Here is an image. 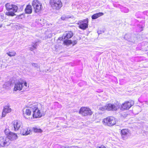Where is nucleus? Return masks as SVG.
Masks as SVG:
<instances>
[{
    "label": "nucleus",
    "instance_id": "nucleus-16",
    "mask_svg": "<svg viewBox=\"0 0 148 148\" xmlns=\"http://www.w3.org/2000/svg\"><path fill=\"white\" fill-rule=\"evenodd\" d=\"M23 88V85L20 80V81L15 84L14 90L15 91L17 90H22Z\"/></svg>",
    "mask_w": 148,
    "mask_h": 148
},
{
    "label": "nucleus",
    "instance_id": "nucleus-4",
    "mask_svg": "<svg viewBox=\"0 0 148 148\" xmlns=\"http://www.w3.org/2000/svg\"><path fill=\"white\" fill-rule=\"evenodd\" d=\"M103 123L106 125L111 126L116 124V121L113 117H108L104 119L103 121Z\"/></svg>",
    "mask_w": 148,
    "mask_h": 148
},
{
    "label": "nucleus",
    "instance_id": "nucleus-36",
    "mask_svg": "<svg viewBox=\"0 0 148 148\" xmlns=\"http://www.w3.org/2000/svg\"><path fill=\"white\" fill-rule=\"evenodd\" d=\"M56 147L57 148H63V146H62L58 145L56 146Z\"/></svg>",
    "mask_w": 148,
    "mask_h": 148
},
{
    "label": "nucleus",
    "instance_id": "nucleus-32",
    "mask_svg": "<svg viewBox=\"0 0 148 148\" xmlns=\"http://www.w3.org/2000/svg\"><path fill=\"white\" fill-rule=\"evenodd\" d=\"M70 18V17H69V16H62L61 17V18L62 20H66V19H67V18Z\"/></svg>",
    "mask_w": 148,
    "mask_h": 148
},
{
    "label": "nucleus",
    "instance_id": "nucleus-3",
    "mask_svg": "<svg viewBox=\"0 0 148 148\" xmlns=\"http://www.w3.org/2000/svg\"><path fill=\"white\" fill-rule=\"evenodd\" d=\"M32 5L35 13H39L42 11V4L38 0H34L32 2Z\"/></svg>",
    "mask_w": 148,
    "mask_h": 148
},
{
    "label": "nucleus",
    "instance_id": "nucleus-15",
    "mask_svg": "<svg viewBox=\"0 0 148 148\" xmlns=\"http://www.w3.org/2000/svg\"><path fill=\"white\" fill-rule=\"evenodd\" d=\"M106 107L107 110L108 111H115L119 108V107L116 104H106Z\"/></svg>",
    "mask_w": 148,
    "mask_h": 148
},
{
    "label": "nucleus",
    "instance_id": "nucleus-1",
    "mask_svg": "<svg viewBox=\"0 0 148 148\" xmlns=\"http://www.w3.org/2000/svg\"><path fill=\"white\" fill-rule=\"evenodd\" d=\"M73 36L72 32L71 31L66 32V33L62 37L61 40L63 41L64 44L66 45H69L72 44L73 46L75 45L77 43L76 40H74L72 42L70 40L68 39L71 38Z\"/></svg>",
    "mask_w": 148,
    "mask_h": 148
},
{
    "label": "nucleus",
    "instance_id": "nucleus-37",
    "mask_svg": "<svg viewBox=\"0 0 148 148\" xmlns=\"http://www.w3.org/2000/svg\"><path fill=\"white\" fill-rule=\"evenodd\" d=\"M103 31H98L97 32V33L99 35L101 34L102 33H103Z\"/></svg>",
    "mask_w": 148,
    "mask_h": 148
},
{
    "label": "nucleus",
    "instance_id": "nucleus-22",
    "mask_svg": "<svg viewBox=\"0 0 148 148\" xmlns=\"http://www.w3.org/2000/svg\"><path fill=\"white\" fill-rule=\"evenodd\" d=\"M104 14L102 12H99L93 14L91 16V18L92 19H95L98 17L103 16Z\"/></svg>",
    "mask_w": 148,
    "mask_h": 148
},
{
    "label": "nucleus",
    "instance_id": "nucleus-26",
    "mask_svg": "<svg viewBox=\"0 0 148 148\" xmlns=\"http://www.w3.org/2000/svg\"><path fill=\"white\" fill-rule=\"evenodd\" d=\"M24 4L22 5H18V10L17 11V12H21L22 11L23 9V6H24Z\"/></svg>",
    "mask_w": 148,
    "mask_h": 148
},
{
    "label": "nucleus",
    "instance_id": "nucleus-23",
    "mask_svg": "<svg viewBox=\"0 0 148 148\" xmlns=\"http://www.w3.org/2000/svg\"><path fill=\"white\" fill-rule=\"evenodd\" d=\"M32 106L29 108H27L26 109L25 114L28 116H29L31 114L32 112Z\"/></svg>",
    "mask_w": 148,
    "mask_h": 148
},
{
    "label": "nucleus",
    "instance_id": "nucleus-42",
    "mask_svg": "<svg viewBox=\"0 0 148 148\" xmlns=\"http://www.w3.org/2000/svg\"><path fill=\"white\" fill-rule=\"evenodd\" d=\"M22 15L23 16V15H22V14H21V15H19V16H18V17L19 18H20V16H22Z\"/></svg>",
    "mask_w": 148,
    "mask_h": 148
},
{
    "label": "nucleus",
    "instance_id": "nucleus-38",
    "mask_svg": "<svg viewBox=\"0 0 148 148\" xmlns=\"http://www.w3.org/2000/svg\"><path fill=\"white\" fill-rule=\"evenodd\" d=\"M0 16L1 17L2 19L4 18V15L3 13H0Z\"/></svg>",
    "mask_w": 148,
    "mask_h": 148
},
{
    "label": "nucleus",
    "instance_id": "nucleus-27",
    "mask_svg": "<svg viewBox=\"0 0 148 148\" xmlns=\"http://www.w3.org/2000/svg\"><path fill=\"white\" fill-rule=\"evenodd\" d=\"M7 54L10 57L14 56H15L16 53L14 51H9L7 53Z\"/></svg>",
    "mask_w": 148,
    "mask_h": 148
},
{
    "label": "nucleus",
    "instance_id": "nucleus-17",
    "mask_svg": "<svg viewBox=\"0 0 148 148\" xmlns=\"http://www.w3.org/2000/svg\"><path fill=\"white\" fill-rule=\"evenodd\" d=\"M11 112V109L9 106H5L4 107L2 113V117H5L7 113Z\"/></svg>",
    "mask_w": 148,
    "mask_h": 148
},
{
    "label": "nucleus",
    "instance_id": "nucleus-2",
    "mask_svg": "<svg viewBox=\"0 0 148 148\" xmlns=\"http://www.w3.org/2000/svg\"><path fill=\"white\" fill-rule=\"evenodd\" d=\"M5 6L8 11L5 13L6 15L11 16H13L16 15L15 13L17 12V5L8 3L5 4Z\"/></svg>",
    "mask_w": 148,
    "mask_h": 148
},
{
    "label": "nucleus",
    "instance_id": "nucleus-14",
    "mask_svg": "<svg viewBox=\"0 0 148 148\" xmlns=\"http://www.w3.org/2000/svg\"><path fill=\"white\" fill-rule=\"evenodd\" d=\"M21 124L22 123L20 121L17 120L14 121L12 122V126L14 127V130L15 131L18 130L21 126Z\"/></svg>",
    "mask_w": 148,
    "mask_h": 148
},
{
    "label": "nucleus",
    "instance_id": "nucleus-29",
    "mask_svg": "<svg viewBox=\"0 0 148 148\" xmlns=\"http://www.w3.org/2000/svg\"><path fill=\"white\" fill-rule=\"evenodd\" d=\"M42 19L40 18L37 19L36 20V22L38 24H39L42 25V23H43L42 22Z\"/></svg>",
    "mask_w": 148,
    "mask_h": 148
},
{
    "label": "nucleus",
    "instance_id": "nucleus-12",
    "mask_svg": "<svg viewBox=\"0 0 148 148\" xmlns=\"http://www.w3.org/2000/svg\"><path fill=\"white\" fill-rule=\"evenodd\" d=\"M134 104V101H131L130 102H125L122 104L121 109L122 110H128Z\"/></svg>",
    "mask_w": 148,
    "mask_h": 148
},
{
    "label": "nucleus",
    "instance_id": "nucleus-8",
    "mask_svg": "<svg viewBox=\"0 0 148 148\" xmlns=\"http://www.w3.org/2000/svg\"><path fill=\"white\" fill-rule=\"evenodd\" d=\"M79 113L84 116L91 115L92 113L91 110L89 108L85 107L81 108L79 111Z\"/></svg>",
    "mask_w": 148,
    "mask_h": 148
},
{
    "label": "nucleus",
    "instance_id": "nucleus-35",
    "mask_svg": "<svg viewBox=\"0 0 148 148\" xmlns=\"http://www.w3.org/2000/svg\"><path fill=\"white\" fill-rule=\"evenodd\" d=\"M63 148H73V146L65 145L63 146Z\"/></svg>",
    "mask_w": 148,
    "mask_h": 148
},
{
    "label": "nucleus",
    "instance_id": "nucleus-39",
    "mask_svg": "<svg viewBox=\"0 0 148 148\" xmlns=\"http://www.w3.org/2000/svg\"><path fill=\"white\" fill-rule=\"evenodd\" d=\"M143 13H144V14H146V13L147 15L148 16L147 14H148V11H145V12H143Z\"/></svg>",
    "mask_w": 148,
    "mask_h": 148
},
{
    "label": "nucleus",
    "instance_id": "nucleus-13",
    "mask_svg": "<svg viewBox=\"0 0 148 148\" xmlns=\"http://www.w3.org/2000/svg\"><path fill=\"white\" fill-rule=\"evenodd\" d=\"M121 134L122 138L125 140L131 135V133L128 129H123L121 130Z\"/></svg>",
    "mask_w": 148,
    "mask_h": 148
},
{
    "label": "nucleus",
    "instance_id": "nucleus-11",
    "mask_svg": "<svg viewBox=\"0 0 148 148\" xmlns=\"http://www.w3.org/2000/svg\"><path fill=\"white\" fill-rule=\"evenodd\" d=\"M132 22H135L136 23L134 24L135 25H137V29L138 32H141L143 30V28L144 27V22H140L138 23L139 21L138 20L134 18L132 20Z\"/></svg>",
    "mask_w": 148,
    "mask_h": 148
},
{
    "label": "nucleus",
    "instance_id": "nucleus-45",
    "mask_svg": "<svg viewBox=\"0 0 148 148\" xmlns=\"http://www.w3.org/2000/svg\"><path fill=\"white\" fill-rule=\"evenodd\" d=\"M147 103H148V102H147Z\"/></svg>",
    "mask_w": 148,
    "mask_h": 148
},
{
    "label": "nucleus",
    "instance_id": "nucleus-44",
    "mask_svg": "<svg viewBox=\"0 0 148 148\" xmlns=\"http://www.w3.org/2000/svg\"><path fill=\"white\" fill-rule=\"evenodd\" d=\"M61 38H58V39H59V40H60V39Z\"/></svg>",
    "mask_w": 148,
    "mask_h": 148
},
{
    "label": "nucleus",
    "instance_id": "nucleus-41",
    "mask_svg": "<svg viewBox=\"0 0 148 148\" xmlns=\"http://www.w3.org/2000/svg\"><path fill=\"white\" fill-rule=\"evenodd\" d=\"M52 36V34H50L48 36L49 38H51Z\"/></svg>",
    "mask_w": 148,
    "mask_h": 148
},
{
    "label": "nucleus",
    "instance_id": "nucleus-9",
    "mask_svg": "<svg viewBox=\"0 0 148 148\" xmlns=\"http://www.w3.org/2000/svg\"><path fill=\"white\" fill-rule=\"evenodd\" d=\"M88 19L87 18L83 21H79L78 23L79 28L83 30H85L88 27Z\"/></svg>",
    "mask_w": 148,
    "mask_h": 148
},
{
    "label": "nucleus",
    "instance_id": "nucleus-7",
    "mask_svg": "<svg viewBox=\"0 0 148 148\" xmlns=\"http://www.w3.org/2000/svg\"><path fill=\"white\" fill-rule=\"evenodd\" d=\"M124 38L128 41L132 42H134L138 39L136 35L129 33L125 34Z\"/></svg>",
    "mask_w": 148,
    "mask_h": 148
},
{
    "label": "nucleus",
    "instance_id": "nucleus-24",
    "mask_svg": "<svg viewBox=\"0 0 148 148\" xmlns=\"http://www.w3.org/2000/svg\"><path fill=\"white\" fill-rule=\"evenodd\" d=\"M33 130L35 133H41L42 132V130L40 128L36 127H33Z\"/></svg>",
    "mask_w": 148,
    "mask_h": 148
},
{
    "label": "nucleus",
    "instance_id": "nucleus-18",
    "mask_svg": "<svg viewBox=\"0 0 148 148\" xmlns=\"http://www.w3.org/2000/svg\"><path fill=\"white\" fill-rule=\"evenodd\" d=\"M40 42V41L38 40H36L32 42V47L29 48L30 50L32 51L33 50L36 49L38 45Z\"/></svg>",
    "mask_w": 148,
    "mask_h": 148
},
{
    "label": "nucleus",
    "instance_id": "nucleus-40",
    "mask_svg": "<svg viewBox=\"0 0 148 148\" xmlns=\"http://www.w3.org/2000/svg\"><path fill=\"white\" fill-rule=\"evenodd\" d=\"M98 148H106L103 145L101 146V147H99Z\"/></svg>",
    "mask_w": 148,
    "mask_h": 148
},
{
    "label": "nucleus",
    "instance_id": "nucleus-28",
    "mask_svg": "<svg viewBox=\"0 0 148 148\" xmlns=\"http://www.w3.org/2000/svg\"><path fill=\"white\" fill-rule=\"evenodd\" d=\"M21 83L23 85V87L24 86L26 87L27 86V83L25 80L24 79H21Z\"/></svg>",
    "mask_w": 148,
    "mask_h": 148
},
{
    "label": "nucleus",
    "instance_id": "nucleus-21",
    "mask_svg": "<svg viewBox=\"0 0 148 148\" xmlns=\"http://www.w3.org/2000/svg\"><path fill=\"white\" fill-rule=\"evenodd\" d=\"M25 11L26 14H31L32 12L31 6L29 5H27L25 9Z\"/></svg>",
    "mask_w": 148,
    "mask_h": 148
},
{
    "label": "nucleus",
    "instance_id": "nucleus-43",
    "mask_svg": "<svg viewBox=\"0 0 148 148\" xmlns=\"http://www.w3.org/2000/svg\"><path fill=\"white\" fill-rule=\"evenodd\" d=\"M145 127L146 128H148V126H146Z\"/></svg>",
    "mask_w": 148,
    "mask_h": 148
},
{
    "label": "nucleus",
    "instance_id": "nucleus-34",
    "mask_svg": "<svg viewBox=\"0 0 148 148\" xmlns=\"http://www.w3.org/2000/svg\"><path fill=\"white\" fill-rule=\"evenodd\" d=\"M31 64L32 66H34L37 69L39 68V66L37 64L32 63H31Z\"/></svg>",
    "mask_w": 148,
    "mask_h": 148
},
{
    "label": "nucleus",
    "instance_id": "nucleus-33",
    "mask_svg": "<svg viewBox=\"0 0 148 148\" xmlns=\"http://www.w3.org/2000/svg\"><path fill=\"white\" fill-rule=\"evenodd\" d=\"M99 110L102 111H103L106 110H107L106 105L105 106L102 107H99Z\"/></svg>",
    "mask_w": 148,
    "mask_h": 148
},
{
    "label": "nucleus",
    "instance_id": "nucleus-25",
    "mask_svg": "<svg viewBox=\"0 0 148 148\" xmlns=\"http://www.w3.org/2000/svg\"><path fill=\"white\" fill-rule=\"evenodd\" d=\"M121 10L122 12L125 13H128L129 11V10L128 8L123 6L121 7Z\"/></svg>",
    "mask_w": 148,
    "mask_h": 148
},
{
    "label": "nucleus",
    "instance_id": "nucleus-30",
    "mask_svg": "<svg viewBox=\"0 0 148 148\" xmlns=\"http://www.w3.org/2000/svg\"><path fill=\"white\" fill-rule=\"evenodd\" d=\"M141 12H138L136 13L135 16L137 18H140L141 16Z\"/></svg>",
    "mask_w": 148,
    "mask_h": 148
},
{
    "label": "nucleus",
    "instance_id": "nucleus-10",
    "mask_svg": "<svg viewBox=\"0 0 148 148\" xmlns=\"http://www.w3.org/2000/svg\"><path fill=\"white\" fill-rule=\"evenodd\" d=\"M10 143L9 142V139L5 137H0V147H4L8 146Z\"/></svg>",
    "mask_w": 148,
    "mask_h": 148
},
{
    "label": "nucleus",
    "instance_id": "nucleus-19",
    "mask_svg": "<svg viewBox=\"0 0 148 148\" xmlns=\"http://www.w3.org/2000/svg\"><path fill=\"white\" fill-rule=\"evenodd\" d=\"M17 137L18 136L16 134L11 132L8 135L7 138H8L9 140L10 139L12 140L16 139Z\"/></svg>",
    "mask_w": 148,
    "mask_h": 148
},
{
    "label": "nucleus",
    "instance_id": "nucleus-31",
    "mask_svg": "<svg viewBox=\"0 0 148 148\" xmlns=\"http://www.w3.org/2000/svg\"><path fill=\"white\" fill-rule=\"evenodd\" d=\"M4 133L7 136H8V135L11 132L10 131V130L8 129H6L4 131Z\"/></svg>",
    "mask_w": 148,
    "mask_h": 148
},
{
    "label": "nucleus",
    "instance_id": "nucleus-6",
    "mask_svg": "<svg viewBox=\"0 0 148 148\" xmlns=\"http://www.w3.org/2000/svg\"><path fill=\"white\" fill-rule=\"evenodd\" d=\"M50 4L54 9L58 10L62 6V3L60 0H50Z\"/></svg>",
    "mask_w": 148,
    "mask_h": 148
},
{
    "label": "nucleus",
    "instance_id": "nucleus-20",
    "mask_svg": "<svg viewBox=\"0 0 148 148\" xmlns=\"http://www.w3.org/2000/svg\"><path fill=\"white\" fill-rule=\"evenodd\" d=\"M31 132L30 130H29L27 128L22 129L21 130L20 133L23 135H27Z\"/></svg>",
    "mask_w": 148,
    "mask_h": 148
},
{
    "label": "nucleus",
    "instance_id": "nucleus-5",
    "mask_svg": "<svg viewBox=\"0 0 148 148\" xmlns=\"http://www.w3.org/2000/svg\"><path fill=\"white\" fill-rule=\"evenodd\" d=\"M32 116L33 118H40L42 114L38 109L37 105L35 104L32 106Z\"/></svg>",
    "mask_w": 148,
    "mask_h": 148
}]
</instances>
